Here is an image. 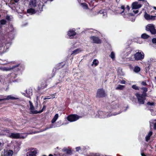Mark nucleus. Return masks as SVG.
<instances>
[{"instance_id":"obj_1","label":"nucleus","mask_w":156,"mask_h":156,"mask_svg":"<svg viewBox=\"0 0 156 156\" xmlns=\"http://www.w3.org/2000/svg\"><path fill=\"white\" fill-rule=\"evenodd\" d=\"M130 8L128 5L125 8L124 6H122L121 8H119V9L121 11L120 12H118V13L122 14L123 17L125 18H128L130 16H132L133 14L131 13H129V12Z\"/></svg>"},{"instance_id":"obj_2","label":"nucleus","mask_w":156,"mask_h":156,"mask_svg":"<svg viewBox=\"0 0 156 156\" xmlns=\"http://www.w3.org/2000/svg\"><path fill=\"white\" fill-rule=\"evenodd\" d=\"M121 112H120L115 114H112L110 115V113H106L105 112H103L102 111H99L98 112V114L96 115L95 117L96 118L98 117L100 118H104L108 117L112 115H115L120 113Z\"/></svg>"},{"instance_id":"obj_3","label":"nucleus","mask_w":156,"mask_h":156,"mask_svg":"<svg viewBox=\"0 0 156 156\" xmlns=\"http://www.w3.org/2000/svg\"><path fill=\"white\" fill-rule=\"evenodd\" d=\"M144 55L143 52H137L135 53L134 55H132L130 57V59L132 61L134 59L136 60H141L144 58Z\"/></svg>"},{"instance_id":"obj_4","label":"nucleus","mask_w":156,"mask_h":156,"mask_svg":"<svg viewBox=\"0 0 156 156\" xmlns=\"http://www.w3.org/2000/svg\"><path fill=\"white\" fill-rule=\"evenodd\" d=\"M136 96L137 98L139 104H143L144 103V101L146 99V95L140 94L138 93H136Z\"/></svg>"},{"instance_id":"obj_5","label":"nucleus","mask_w":156,"mask_h":156,"mask_svg":"<svg viewBox=\"0 0 156 156\" xmlns=\"http://www.w3.org/2000/svg\"><path fill=\"white\" fill-rule=\"evenodd\" d=\"M146 28L147 30L149 31L152 34H155L156 33V30L153 24H148L146 27Z\"/></svg>"},{"instance_id":"obj_6","label":"nucleus","mask_w":156,"mask_h":156,"mask_svg":"<svg viewBox=\"0 0 156 156\" xmlns=\"http://www.w3.org/2000/svg\"><path fill=\"white\" fill-rule=\"evenodd\" d=\"M38 151L36 148L30 149L27 153L26 156H36Z\"/></svg>"},{"instance_id":"obj_7","label":"nucleus","mask_w":156,"mask_h":156,"mask_svg":"<svg viewBox=\"0 0 156 156\" xmlns=\"http://www.w3.org/2000/svg\"><path fill=\"white\" fill-rule=\"evenodd\" d=\"M80 117L76 115H71L67 117L68 120L70 122H73L78 119Z\"/></svg>"},{"instance_id":"obj_8","label":"nucleus","mask_w":156,"mask_h":156,"mask_svg":"<svg viewBox=\"0 0 156 156\" xmlns=\"http://www.w3.org/2000/svg\"><path fill=\"white\" fill-rule=\"evenodd\" d=\"M131 49L129 48H126L121 54V56L122 58H126L131 53Z\"/></svg>"},{"instance_id":"obj_9","label":"nucleus","mask_w":156,"mask_h":156,"mask_svg":"<svg viewBox=\"0 0 156 156\" xmlns=\"http://www.w3.org/2000/svg\"><path fill=\"white\" fill-rule=\"evenodd\" d=\"M106 95L105 93L104 90L102 89H98L97 94V97L98 98L103 97Z\"/></svg>"},{"instance_id":"obj_10","label":"nucleus","mask_w":156,"mask_h":156,"mask_svg":"<svg viewBox=\"0 0 156 156\" xmlns=\"http://www.w3.org/2000/svg\"><path fill=\"white\" fill-rule=\"evenodd\" d=\"M9 137L12 138L18 139L22 138L23 136L21 134L19 133H11L9 135Z\"/></svg>"},{"instance_id":"obj_11","label":"nucleus","mask_w":156,"mask_h":156,"mask_svg":"<svg viewBox=\"0 0 156 156\" xmlns=\"http://www.w3.org/2000/svg\"><path fill=\"white\" fill-rule=\"evenodd\" d=\"M75 30L73 29H70L68 31L67 33V35L70 38H73L74 37L76 33L75 32Z\"/></svg>"},{"instance_id":"obj_12","label":"nucleus","mask_w":156,"mask_h":156,"mask_svg":"<svg viewBox=\"0 0 156 156\" xmlns=\"http://www.w3.org/2000/svg\"><path fill=\"white\" fill-rule=\"evenodd\" d=\"M90 41L93 43H100L101 42V40L97 37L92 36L90 37Z\"/></svg>"},{"instance_id":"obj_13","label":"nucleus","mask_w":156,"mask_h":156,"mask_svg":"<svg viewBox=\"0 0 156 156\" xmlns=\"http://www.w3.org/2000/svg\"><path fill=\"white\" fill-rule=\"evenodd\" d=\"M26 97L30 98L32 94V90L31 89H28L26 90L25 93H23Z\"/></svg>"},{"instance_id":"obj_14","label":"nucleus","mask_w":156,"mask_h":156,"mask_svg":"<svg viewBox=\"0 0 156 156\" xmlns=\"http://www.w3.org/2000/svg\"><path fill=\"white\" fill-rule=\"evenodd\" d=\"M30 105V112L32 114H37L38 113V111L37 110H34V107L33 106L32 103L30 101H29Z\"/></svg>"},{"instance_id":"obj_15","label":"nucleus","mask_w":156,"mask_h":156,"mask_svg":"<svg viewBox=\"0 0 156 156\" xmlns=\"http://www.w3.org/2000/svg\"><path fill=\"white\" fill-rule=\"evenodd\" d=\"M155 16H150V15L147 14L146 12H145L144 15L145 18L147 20H154L155 19Z\"/></svg>"},{"instance_id":"obj_16","label":"nucleus","mask_w":156,"mask_h":156,"mask_svg":"<svg viewBox=\"0 0 156 156\" xmlns=\"http://www.w3.org/2000/svg\"><path fill=\"white\" fill-rule=\"evenodd\" d=\"M132 9H138L140 8L142 5L140 4H139L137 2H136L133 3L132 4Z\"/></svg>"},{"instance_id":"obj_17","label":"nucleus","mask_w":156,"mask_h":156,"mask_svg":"<svg viewBox=\"0 0 156 156\" xmlns=\"http://www.w3.org/2000/svg\"><path fill=\"white\" fill-rule=\"evenodd\" d=\"M18 66V65H16L13 66L12 68L3 67L2 66H0V70L2 71H9L11 69H13L14 68Z\"/></svg>"},{"instance_id":"obj_18","label":"nucleus","mask_w":156,"mask_h":156,"mask_svg":"<svg viewBox=\"0 0 156 156\" xmlns=\"http://www.w3.org/2000/svg\"><path fill=\"white\" fill-rule=\"evenodd\" d=\"M150 127L152 128L153 127L154 129H156V120H151L150 122Z\"/></svg>"},{"instance_id":"obj_19","label":"nucleus","mask_w":156,"mask_h":156,"mask_svg":"<svg viewBox=\"0 0 156 156\" xmlns=\"http://www.w3.org/2000/svg\"><path fill=\"white\" fill-rule=\"evenodd\" d=\"M99 13H100V14H103L102 16L103 17H105L107 16V13H106V10H105L103 9L102 10H100L98 13H96L95 12V13H94V14L95 15H96L97 14H98Z\"/></svg>"},{"instance_id":"obj_20","label":"nucleus","mask_w":156,"mask_h":156,"mask_svg":"<svg viewBox=\"0 0 156 156\" xmlns=\"http://www.w3.org/2000/svg\"><path fill=\"white\" fill-rule=\"evenodd\" d=\"M10 131L8 129H3L2 131V133H1V135H6L9 137L10 135Z\"/></svg>"},{"instance_id":"obj_21","label":"nucleus","mask_w":156,"mask_h":156,"mask_svg":"<svg viewBox=\"0 0 156 156\" xmlns=\"http://www.w3.org/2000/svg\"><path fill=\"white\" fill-rule=\"evenodd\" d=\"M18 99V98L14 97L11 95L7 96L6 98L3 99V101L9 100H13Z\"/></svg>"},{"instance_id":"obj_22","label":"nucleus","mask_w":156,"mask_h":156,"mask_svg":"<svg viewBox=\"0 0 156 156\" xmlns=\"http://www.w3.org/2000/svg\"><path fill=\"white\" fill-rule=\"evenodd\" d=\"M13 154V151L11 150L6 151L4 152L5 156H12Z\"/></svg>"},{"instance_id":"obj_23","label":"nucleus","mask_w":156,"mask_h":156,"mask_svg":"<svg viewBox=\"0 0 156 156\" xmlns=\"http://www.w3.org/2000/svg\"><path fill=\"white\" fill-rule=\"evenodd\" d=\"M78 1L79 3H80L81 5L84 9H87L88 8L87 4L84 3H82L83 2L84 0H78Z\"/></svg>"},{"instance_id":"obj_24","label":"nucleus","mask_w":156,"mask_h":156,"mask_svg":"<svg viewBox=\"0 0 156 156\" xmlns=\"http://www.w3.org/2000/svg\"><path fill=\"white\" fill-rule=\"evenodd\" d=\"M62 151L63 152H66L67 154H72V151L71 149L69 148L65 147L62 149Z\"/></svg>"},{"instance_id":"obj_25","label":"nucleus","mask_w":156,"mask_h":156,"mask_svg":"<svg viewBox=\"0 0 156 156\" xmlns=\"http://www.w3.org/2000/svg\"><path fill=\"white\" fill-rule=\"evenodd\" d=\"M36 0H30L29 5L31 7H34L36 6Z\"/></svg>"},{"instance_id":"obj_26","label":"nucleus","mask_w":156,"mask_h":156,"mask_svg":"<svg viewBox=\"0 0 156 156\" xmlns=\"http://www.w3.org/2000/svg\"><path fill=\"white\" fill-rule=\"evenodd\" d=\"M27 12L31 14H32L35 13L36 11L34 9L30 8L27 9Z\"/></svg>"},{"instance_id":"obj_27","label":"nucleus","mask_w":156,"mask_h":156,"mask_svg":"<svg viewBox=\"0 0 156 156\" xmlns=\"http://www.w3.org/2000/svg\"><path fill=\"white\" fill-rule=\"evenodd\" d=\"M82 50L80 48L77 49L73 51V52L71 53V55L73 54L74 55H75L80 52Z\"/></svg>"},{"instance_id":"obj_28","label":"nucleus","mask_w":156,"mask_h":156,"mask_svg":"<svg viewBox=\"0 0 156 156\" xmlns=\"http://www.w3.org/2000/svg\"><path fill=\"white\" fill-rule=\"evenodd\" d=\"M99 64V61H98L96 59H94V60L92 63L91 64V66H96L98 65Z\"/></svg>"},{"instance_id":"obj_29","label":"nucleus","mask_w":156,"mask_h":156,"mask_svg":"<svg viewBox=\"0 0 156 156\" xmlns=\"http://www.w3.org/2000/svg\"><path fill=\"white\" fill-rule=\"evenodd\" d=\"M43 5V4L42 2H40L39 3L38 9H37L38 11H42Z\"/></svg>"},{"instance_id":"obj_30","label":"nucleus","mask_w":156,"mask_h":156,"mask_svg":"<svg viewBox=\"0 0 156 156\" xmlns=\"http://www.w3.org/2000/svg\"><path fill=\"white\" fill-rule=\"evenodd\" d=\"M58 117V114H56L54 117L52 119L51 122L52 123H54L57 119Z\"/></svg>"},{"instance_id":"obj_31","label":"nucleus","mask_w":156,"mask_h":156,"mask_svg":"<svg viewBox=\"0 0 156 156\" xmlns=\"http://www.w3.org/2000/svg\"><path fill=\"white\" fill-rule=\"evenodd\" d=\"M152 132L150 131L149 132L147 135V136H146L145 139L146 141H147L150 139V137L152 135Z\"/></svg>"},{"instance_id":"obj_32","label":"nucleus","mask_w":156,"mask_h":156,"mask_svg":"<svg viewBox=\"0 0 156 156\" xmlns=\"http://www.w3.org/2000/svg\"><path fill=\"white\" fill-rule=\"evenodd\" d=\"M125 87V86L119 85L115 88L116 90H122Z\"/></svg>"},{"instance_id":"obj_33","label":"nucleus","mask_w":156,"mask_h":156,"mask_svg":"<svg viewBox=\"0 0 156 156\" xmlns=\"http://www.w3.org/2000/svg\"><path fill=\"white\" fill-rule=\"evenodd\" d=\"M109 56L112 59V60H114L115 58V55L114 53L113 52H112L109 55Z\"/></svg>"},{"instance_id":"obj_34","label":"nucleus","mask_w":156,"mask_h":156,"mask_svg":"<svg viewBox=\"0 0 156 156\" xmlns=\"http://www.w3.org/2000/svg\"><path fill=\"white\" fill-rule=\"evenodd\" d=\"M149 37V36L146 34H144L141 35V37L143 39H147Z\"/></svg>"},{"instance_id":"obj_35","label":"nucleus","mask_w":156,"mask_h":156,"mask_svg":"<svg viewBox=\"0 0 156 156\" xmlns=\"http://www.w3.org/2000/svg\"><path fill=\"white\" fill-rule=\"evenodd\" d=\"M140 70V68L138 66H136L134 69V71L136 73H137L139 72Z\"/></svg>"},{"instance_id":"obj_36","label":"nucleus","mask_w":156,"mask_h":156,"mask_svg":"<svg viewBox=\"0 0 156 156\" xmlns=\"http://www.w3.org/2000/svg\"><path fill=\"white\" fill-rule=\"evenodd\" d=\"M141 89L143 90V93L142 94L146 95V92L147 91V88L146 87H143Z\"/></svg>"},{"instance_id":"obj_37","label":"nucleus","mask_w":156,"mask_h":156,"mask_svg":"<svg viewBox=\"0 0 156 156\" xmlns=\"http://www.w3.org/2000/svg\"><path fill=\"white\" fill-rule=\"evenodd\" d=\"M6 21L5 20H0V23L1 25H4L5 24Z\"/></svg>"},{"instance_id":"obj_38","label":"nucleus","mask_w":156,"mask_h":156,"mask_svg":"<svg viewBox=\"0 0 156 156\" xmlns=\"http://www.w3.org/2000/svg\"><path fill=\"white\" fill-rule=\"evenodd\" d=\"M63 124V123L62 124V125ZM62 125L61 122V121H59L57 122V126H56V127L60 126Z\"/></svg>"},{"instance_id":"obj_39","label":"nucleus","mask_w":156,"mask_h":156,"mask_svg":"<svg viewBox=\"0 0 156 156\" xmlns=\"http://www.w3.org/2000/svg\"><path fill=\"white\" fill-rule=\"evenodd\" d=\"M132 87L134 89L136 90H139L138 87L135 85L132 86Z\"/></svg>"},{"instance_id":"obj_40","label":"nucleus","mask_w":156,"mask_h":156,"mask_svg":"<svg viewBox=\"0 0 156 156\" xmlns=\"http://www.w3.org/2000/svg\"><path fill=\"white\" fill-rule=\"evenodd\" d=\"M45 108H46V106H45V105L43 106V108L41 110H40V111H38V113H41L42 112H43V111L44 110H45Z\"/></svg>"},{"instance_id":"obj_41","label":"nucleus","mask_w":156,"mask_h":156,"mask_svg":"<svg viewBox=\"0 0 156 156\" xmlns=\"http://www.w3.org/2000/svg\"><path fill=\"white\" fill-rule=\"evenodd\" d=\"M56 127V126H54L53 124H51V125H50V126H49V127L46 128V129H48L49 128H53V127Z\"/></svg>"},{"instance_id":"obj_42","label":"nucleus","mask_w":156,"mask_h":156,"mask_svg":"<svg viewBox=\"0 0 156 156\" xmlns=\"http://www.w3.org/2000/svg\"><path fill=\"white\" fill-rule=\"evenodd\" d=\"M147 105L150 106H153L154 105V103L153 102H148Z\"/></svg>"},{"instance_id":"obj_43","label":"nucleus","mask_w":156,"mask_h":156,"mask_svg":"<svg viewBox=\"0 0 156 156\" xmlns=\"http://www.w3.org/2000/svg\"><path fill=\"white\" fill-rule=\"evenodd\" d=\"M51 98V96H47L45 98H44V100H45L47 99H50Z\"/></svg>"},{"instance_id":"obj_44","label":"nucleus","mask_w":156,"mask_h":156,"mask_svg":"<svg viewBox=\"0 0 156 156\" xmlns=\"http://www.w3.org/2000/svg\"><path fill=\"white\" fill-rule=\"evenodd\" d=\"M95 156H103V155L99 153H96L95 155Z\"/></svg>"},{"instance_id":"obj_45","label":"nucleus","mask_w":156,"mask_h":156,"mask_svg":"<svg viewBox=\"0 0 156 156\" xmlns=\"http://www.w3.org/2000/svg\"><path fill=\"white\" fill-rule=\"evenodd\" d=\"M120 83L122 84H125L126 83V82L124 80H122L120 81Z\"/></svg>"},{"instance_id":"obj_46","label":"nucleus","mask_w":156,"mask_h":156,"mask_svg":"<svg viewBox=\"0 0 156 156\" xmlns=\"http://www.w3.org/2000/svg\"><path fill=\"white\" fill-rule=\"evenodd\" d=\"M141 84L144 86H146L147 85L146 82L144 81H143L141 83Z\"/></svg>"},{"instance_id":"obj_47","label":"nucleus","mask_w":156,"mask_h":156,"mask_svg":"<svg viewBox=\"0 0 156 156\" xmlns=\"http://www.w3.org/2000/svg\"><path fill=\"white\" fill-rule=\"evenodd\" d=\"M152 42L154 43H156V38H153L152 40Z\"/></svg>"},{"instance_id":"obj_48","label":"nucleus","mask_w":156,"mask_h":156,"mask_svg":"<svg viewBox=\"0 0 156 156\" xmlns=\"http://www.w3.org/2000/svg\"><path fill=\"white\" fill-rule=\"evenodd\" d=\"M80 147H77L76 148V151H78L80 150Z\"/></svg>"},{"instance_id":"obj_49","label":"nucleus","mask_w":156,"mask_h":156,"mask_svg":"<svg viewBox=\"0 0 156 156\" xmlns=\"http://www.w3.org/2000/svg\"><path fill=\"white\" fill-rule=\"evenodd\" d=\"M55 94H52L51 95V98H55Z\"/></svg>"},{"instance_id":"obj_50","label":"nucleus","mask_w":156,"mask_h":156,"mask_svg":"<svg viewBox=\"0 0 156 156\" xmlns=\"http://www.w3.org/2000/svg\"><path fill=\"white\" fill-rule=\"evenodd\" d=\"M14 4V3L12 2H10L9 6H11V5H13Z\"/></svg>"},{"instance_id":"obj_51","label":"nucleus","mask_w":156,"mask_h":156,"mask_svg":"<svg viewBox=\"0 0 156 156\" xmlns=\"http://www.w3.org/2000/svg\"><path fill=\"white\" fill-rule=\"evenodd\" d=\"M133 12L135 13H137L138 12V10H136L135 11L134 10L133 11Z\"/></svg>"},{"instance_id":"obj_52","label":"nucleus","mask_w":156,"mask_h":156,"mask_svg":"<svg viewBox=\"0 0 156 156\" xmlns=\"http://www.w3.org/2000/svg\"><path fill=\"white\" fill-rule=\"evenodd\" d=\"M141 155L142 156H146V155H145L144 153L142 152L141 153Z\"/></svg>"},{"instance_id":"obj_53","label":"nucleus","mask_w":156,"mask_h":156,"mask_svg":"<svg viewBox=\"0 0 156 156\" xmlns=\"http://www.w3.org/2000/svg\"><path fill=\"white\" fill-rule=\"evenodd\" d=\"M119 108L118 105H116V106L114 108Z\"/></svg>"},{"instance_id":"obj_54","label":"nucleus","mask_w":156,"mask_h":156,"mask_svg":"<svg viewBox=\"0 0 156 156\" xmlns=\"http://www.w3.org/2000/svg\"><path fill=\"white\" fill-rule=\"evenodd\" d=\"M126 109H127L126 108H125L123 110H122V112L125 111L126 110Z\"/></svg>"},{"instance_id":"obj_55","label":"nucleus","mask_w":156,"mask_h":156,"mask_svg":"<svg viewBox=\"0 0 156 156\" xmlns=\"http://www.w3.org/2000/svg\"><path fill=\"white\" fill-rule=\"evenodd\" d=\"M13 0L16 3L18 2L19 1V0Z\"/></svg>"},{"instance_id":"obj_56","label":"nucleus","mask_w":156,"mask_h":156,"mask_svg":"<svg viewBox=\"0 0 156 156\" xmlns=\"http://www.w3.org/2000/svg\"><path fill=\"white\" fill-rule=\"evenodd\" d=\"M3 101V99H0V101Z\"/></svg>"},{"instance_id":"obj_57","label":"nucleus","mask_w":156,"mask_h":156,"mask_svg":"<svg viewBox=\"0 0 156 156\" xmlns=\"http://www.w3.org/2000/svg\"><path fill=\"white\" fill-rule=\"evenodd\" d=\"M154 8L156 10V7H154Z\"/></svg>"},{"instance_id":"obj_58","label":"nucleus","mask_w":156,"mask_h":156,"mask_svg":"<svg viewBox=\"0 0 156 156\" xmlns=\"http://www.w3.org/2000/svg\"><path fill=\"white\" fill-rule=\"evenodd\" d=\"M49 156H53V155L51 154H50L49 155Z\"/></svg>"},{"instance_id":"obj_59","label":"nucleus","mask_w":156,"mask_h":156,"mask_svg":"<svg viewBox=\"0 0 156 156\" xmlns=\"http://www.w3.org/2000/svg\"><path fill=\"white\" fill-rule=\"evenodd\" d=\"M2 27V26L0 25V28H1Z\"/></svg>"},{"instance_id":"obj_60","label":"nucleus","mask_w":156,"mask_h":156,"mask_svg":"<svg viewBox=\"0 0 156 156\" xmlns=\"http://www.w3.org/2000/svg\"><path fill=\"white\" fill-rule=\"evenodd\" d=\"M154 78H155V80H156V77H154Z\"/></svg>"},{"instance_id":"obj_61","label":"nucleus","mask_w":156,"mask_h":156,"mask_svg":"<svg viewBox=\"0 0 156 156\" xmlns=\"http://www.w3.org/2000/svg\"><path fill=\"white\" fill-rule=\"evenodd\" d=\"M42 156H46V155H43Z\"/></svg>"}]
</instances>
